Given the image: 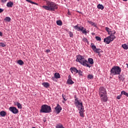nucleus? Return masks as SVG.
<instances>
[{
    "label": "nucleus",
    "instance_id": "28",
    "mask_svg": "<svg viewBox=\"0 0 128 128\" xmlns=\"http://www.w3.org/2000/svg\"><path fill=\"white\" fill-rule=\"evenodd\" d=\"M122 48H123L124 50H128V45H126V44H122Z\"/></svg>",
    "mask_w": 128,
    "mask_h": 128
},
{
    "label": "nucleus",
    "instance_id": "37",
    "mask_svg": "<svg viewBox=\"0 0 128 128\" xmlns=\"http://www.w3.org/2000/svg\"><path fill=\"white\" fill-rule=\"evenodd\" d=\"M82 40L84 42H88V39L86 38H83Z\"/></svg>",
    "mask_w": 128,
    "mask_h": 128
},
{
    "label": "nucleus",
    "instance_id": "25",
    "mask_svg": "<svg viewBox=\"0 0 128 128\" xmlns=\"http://www.w3.org/2000/svg\"><path fill=\"white\" fill-rule=\"evenodd\" d=\"M54 76L56 78H60V75L59 73H55Z\"/></svg>",
    "mask_w": 128,
    "mask_h": 128
},
{
    "label": "nucleus",
    "instance_id": "29",
    "mask_svg": "<svg viewBox=\"0 0 128 128\" xmlns=\"http://www.w3.org/2000/svg\"><path fill=\"white\" fill-rule=\"evenodd\" d=\"M88 78L89 80H92V78H94V75H92V74H89L88 76Z\"/></svg>",
    "mask_w": 128,
    "mask_h": 128
},
{
    "label": "nucleus",
    "instance_id": "14",
    "mask_svg": "<svg viewBox=\"0 0 128 128\" xmlns=\"http://www.w3.org/2000/svg\"><path fill=\"white\" fill-rule=\"evenodd\" d=\"M80 110L79 114H80V116L84 118V108H81V109H78Z\"/></svg>",
    "mask_w": 128,
    "mask_h": 128
},
{
    "label": "nucleus",
    "instance_id": "5",
    "mask_svg": "<svg viewBox=\"0 0 128 128\" xmlns=\"http://www.w3.org/2000/svg\"><path fill=\"white\" fill-rule=\"evenodd\" d=\"M40 112H43L44 114H49V112H52V108L46 104L42 105Z\"/></svg>",
    "mask_w": 128,
    "mask_h": 128
},
{
    "label": "nucleus",
    "instance_id": "32",
    "mask_svg": "<svg viewBox=\"0 0 128 128\" xmlns=\"http://www.w3.org/2000/svg\"><path fill=\"white\" fill-rule=\"evenodd\" d=\"M5 20L6 22H10V17H6L4 19Z\"/></svg>",
    "mask_w": 128,
    "mask_h": 128
},
{
    "label": "nucleus",
    "instance_id": "48",
    "mask_svg": "<svg viewBox=\"0 0 128 128\" xmlns=\"http://www.w3.org/2000/svg\"><path fill=\"white\" fill-rule=\"evenodd\" d=\"M78 12H80L78 11Z\"/></svg>",
    "mask_w": 128,
    "mask_h": 128
},
{
    "label": "nucleus",
    "instance_id": "31",
    "mask_svg": "<svg viewBox=\"0 0 128 128\" xmlns=\"http://www.w3.org/2000/svg\"><path fill=\"white\" fill-rule=\"evenodd\" d=\"M96 40H98V42H100V40H102V38H101L100 37V36H96Z\"/></svg>",
    "mask_w": 128,
    "mask_h": 128
},
{
    "label": "nucleus",
    "instance_id": "6",
    "mask_svg": "<svg viewBox=\"0 0 128 128\" xmlns=\"http://www.w3.org/2000/svg\"><path fill=\"white\" fill-rule=\"evenodd\" d=\"M74 104L78 110L84 108V106H82V102L79 100L78 98L75 97V102Z\"/></svg>",
    "mask_w": 128,
    "mask_h": 128
},
{
    "label": "nucleus",
    "instance_id": "44",
    "mask_svg": "<svg viewBox=\"0 0 128 128\" xmlns=\"http://www.w3.org/2000/svg\"><path fill=\"white\" fill-rule=\"evenodd\" d=\"M6 0H2V2H6Z\"/></svg>",
    "mask_w": 128,
    "mask_h": 128
},
{
    "label": "nucleus",
    "instance_id": "12",
    "mask_svg": "<svg viewBox=\"0 0 128 128\" xmlns=\"http://www.w3.org/2000/svg\"><path fill=\"white\" fill-rule=\"evenodd\" d=\"M68 84H74V82L72 81V76L70 75H69L68 76V80H67Z\"/></svg>",
    "mask_w": 128,
    "mask_h": 128
},
{
    "label": "nucleus",
    "instance_id": "19",
    "mask_svg": "<svg viewBox=\"0 0 128 128\" xmlns=\"http://www.w3.org/2000/svg\"><path fill=\"white\" fill-rule=\"evenodd\" d=\"M97 7H98V8L99 10H104V6L100 4H98Z\"/></svg>",
    "mask_w": 128,
    "mask_h": 128
},
{
    "label": "nucleus",
    "instance_id": "8",
    "mask_svg": "<svg viewBox=\"0 0 128 128\" xmlns=\"http://www.w3.org/2000/svg\"><path fill=\"white\" fill-rule=\"evenodd\" d=\"M91 48L92 50L94 52H96V54H100V52H104L100 48H97L96 46H94V44L92 43L91 44Z\"/></svg>",
    "mask_w": 128,
    "mask_h": 128
},
{
    "label": "nucleus",
    "instance_id": "15",
    "mask_svg": "<svg viewBox=\"0 0 128 128\" xmlns=\"http://www.w3.org/2000/svg\"><path fill=\"white\" fill-rule=\"evenodd\" d=\"M14 104V106H17L18 108L22 109V104L20 102H15Z\"/></svg>",
    "mask_w": 128,
    "mask_h": 128
},
{
    "label": "nucleus",
    "instance_id": "2",
    "mask_svg": "<svg viewBox=\"0 0 128 128\" xmlns=\"http://www.w3.org/2000/svg\"><path fill=\"white\" fill-rule=\"evenodd\" d=\"M76 62H78L84 66H87V68H90L88 62L84 58V56L82 55H78L76 56Z\"/></svg>",
    "mask_w": 128,
    "mask_h": 128
},
{
    "label": "nucleus",
    "instance_id": "41",
    "mask_svg": "<svg viewBox=\"0 0 128 128\" xmlns=\"http://www.w3.org/2000/svg\"><path fill=\"white\" fill-rule=\"evenodd\" d=\"M50 52V50H46V52Z\"/></svg>",
    "mask_w": 128,
    "mask_h": 128
},
{
    "label": "nucleus",
    "instance_id": "9",
    "mask_svg": "<svg viewBox=\"0 0 128 128\" xmlns=\"http://www.w3.org/2000/svg\"><path fill=\"white\" fill-rule=\"evenodd\" d=\"M99 94L100 96H106V90L104 87H100L99 89Z\"/></svg>",
    "mask_w": 128,
    "mask_h": 128
},
{
    "label": "nucleus",
    "instance_id": "21",
    "mask_svg": "<svg viewBox=\"0 0 128 128\" xmlns=\"http://www.w3.org/2000/svg\"><path fill=\"white\" fill-rule=\"evenodd\" d=\"M118 78L120 80H124V76L120 75V74H118Z\"/></svg>",
    "mask_w": 128,
    "mask_h": 128
},
{
    "label": "nucleus",
    "instance_id": "16",
    "mask_svg": "<svg viewBox=\"0 0 128 128\" xmlns=\"http://www.w3.org/2000/svg\"><path fill=\"white\" fill-rule=\"evenodd\" d=\"M6 6L8 8H12V6H14V2H10L7 3Z\"/></svg>",
    "mask_w": 128,
    "mask_h": 128
},
{
    "label": "nucleus",
    "instance_id": "4",
    "mask_svg": "<svg viewBox=\"0 0 128 128\" xmlns=\"http://www.w3.org/2000/svg\"><path fill=\"white\" fill-rule=\"evenodd\" d=\"M116 34V31H112V33L110 35L106 37L104 39V42L107 44H109L110 43V42H112L114 39H116V36H114V34Z\"/></svg>",
    "mask_w": 128,
    "mask_h": 128
},
{
    "label": "nucleus",
    "instance_id": "46",
    "mask_svg": "<svg viewBox=\"0 0 128 128\" xmlns=\"http://www.w3.org/2000/svg\"><path fill=\"white\" fill-rule=\"evenodd\" d=\"M124 2H126L128 0H122Z\"/></svg>",
    "mask_w": 128,
    "mask_h": 128
},
{
    "label": "nucleus",
    "instance_id": "1",
    "mask_svg": "<svg viewBox=\"0 0 128 128\" xmlns=\"http://www.w3.org/2000/svg\"><path fill=\"white\" fill-rule=\"evenodd\" d=\"M46 6H43L42 8L46 10L54 11L55 10H58V6L54 2L46 1Z\"/></svg>",
    "mask_w": 128,
    "mask_h": 128
},
{
    "label": "nucleus",
    "instance_id": "42",
    "mask_svg": "<svg viewBox=\"0 0 128 128\" xmlns=\"http://www.w3.org/2000/svg\"><path fill=\"white\" fill-rule=\"evenodd\" d=\"M0 36H2V32H0Z\"/></svg>",
    "mask_w": 128,
    "mask_h": 128
},
{
    "label": "nucleus",
    "instance_id": "38",
    "mask_svg": "<svg viewBox=\"0 0 128 128\" xmlns=\"http://www.w3.org/2000/svg\"><path fill=\"white\" fill-rule=\"evenodd\" d=\"M62 98H64V100H68V98H66V97L63 96Z\"/></svg>",
    "mask_w": 128,
    "mask_h": 128
},
{
    "label": "nucleus",
    "instance_id": "7",
    "mask_svg": "<svg viewBox=\"0 0 128 128\" xmlns=\"http://www.w3.org/2000/svg\"><path fill=\"white\" fill-rule=\"evenodd\" d=\"M74 28L76 30H78V32H82V34H86V29L84 28L82 26H80L78 24L74 26Z\"/></svg>",
    "mask_w": 128,
    "mask_h": 128
},
{
    "label": "nucleus",
    "instance_id": "34",
    "mask_svg": "<svg viewBox=\"0 0 128 128\" xmlns=\"http://www.w3.org/2000/svg\"><path fill=\"white\" fill-rule=\"evenodd\" d=\"M0 46H2V48H4V46H6V44H4L2 42H0Z\"/></svg>",
    "mask_w": 128,
    "mask_h": 128
},
{
    "label": "nucleus",
    "instance_id": "27",
    "mask_svg": "<svg viewBox=\"0 0 128 128\" xmlns=\"http://www.w3.org/2000/svg\"><path fill=\"white\" fill-rule=\"evenodd\" d=\"M56 24L58 26H62V20H59L56 21Z\"/></svg>",
    "mask_w": 128,
    "mask_h": 128
},
{
    "label": "nucleus",
    "instance_id": "36",
    "mask_svg": "<svg viewBox=\"0 0 128 128\" xmlns=\"http://www.w3.org/2000/svg\"><path fill=\"white\" fill-rule=\"evenodd\" d=\"M110 30L108 27L106 28V32H108V34H110Z\"/></svg>",
    "mask_w": 128,
    "mask_h": 128
},
{
    "label": "nucleus",
    "instance_id": "11",
    "mask_svg": "<svg viewBox=\"0 0 128 128\" xmlns=\"http://www.w3.org/2000/svg\"><path fill=\"white\" fill-rule=\"evenodd\" d=\"M62 108L58 104H57L55 108V110L56 114H60L62 112Z\"/></svg>",
    "mask_w": 128,
    "mask_h": 128
},
{
    "label": "nucleus",
    "instance_id": "39",
    "mask_svg": "<svg viewBox=\"0 0 128 128\" xmlns=\"http://www.w3.org/2000/svg\"><path fill=\"white\" fill-rule=\"evenodd\" d=\"M68 16H71L72 15V14L70 12V10H68Z\"/></svg>",
    "mask_w": 128,
    "mask_h": 128
},
{
    "label": "nucleus",
    "instance_id": "47",
    "mask_svg": "<svg viewBox=\"0 0 128 128\" xmlns=\"http://www.w3.org/2000/svg\"><path fill=\"white\" fill-rule=\"evenodd\" d=\"M62 102H64H64L63 101Z\"/></svg>",
    "mask_w": 128,
    "mask_h": 128
},
{
    "label": "nucleus",
    "instance_id": "22",
    "mask_svg": "<svg viewBox=\"0 0 128 128\" xmlns=\"http://www.w3.org/2000/svg\"><path fill=\"white\" fill-rule=\"evenodd\" d=\"M88 62L90 64H94V59L92 58H89L88 59Z\"/></svg>",
    "mask_w": 128,
    "mask_h": 128
},
{
    "label": "nucleus",
    "instance_id": "45",
    "mask_svg": "<svg viewBox=\"0 0 128 128\" xmlns=\"http://www.w3.org/2000/svg\"><path fill=\"white\" fill-rule=\"evenodd\" d=\"M44 122H46V119L44 120Z\"/></svg>",
    "mask_w": 128,
    "mask_h": 128
},
{
    "label": "nucleus",
    "instance_id": "20",
    "mask_svg": "<svg viewBox=\"0 0 128 128\" xmlns=\"http://www.w3.org/2000/svg\"><path fill=\"white\" fill-rule=\"evenodd\" d=\"M0 116H6V112L4 111H2L0 112Z\"/></svg>",
    "mask_w": 128,
    "mask_h": 128
},
{
    "label": "nucleus",
    "instance_id": "23",
    "mask_svg": "<svg viewBox=\"0 0 128 128\" xmlns=\"http://www.w3.org/2000/svg\"><path fill=\"white\" fill-rule=\"evenodd\" d=\"M26 2H30V4H36V6H38V4L37 3L34 2L30 0H26Z\"/></svg>",
    "mask_w": 128,
    "mask_h": 128
},
{
    "label": "nucleus",
    "instance_id": "26",
    "mask_svg": "<svg viewBox=\"0 0 128 128\" xmlns=\"http://www.w3.org/2000/svg\"><path fill=\"white\" fill-rule=\"evenodd\" d=\"M17 64H20V66H22L24 62L22 60H18L17 62Z\"/></svg>",
    "mask_w": 128,
    "mask_h": 128
},
{
    "label": "nucleus",
    "instance_id": "18",
    "mask_svg": "<svg viewBox=\"0 0 128 128\" xmlns=\"http://www.w3.org/2000/svg\"><path fill=\"white\" fill-rule=\"evenodd\" d=\"M42 86H44V88H48V86H50V84H48V82H44L42 84Z\"/></svg>",
    "mask_w": 128,
    "mask_h": 128
},
{
    "label": "nucleus",
    "instance_id": "17",
    "mask_svg": "<svg viewBox=\"0 0 128 128\" xmlns=\"http://www.w3.org/2000/svg\"><path fill=\"white\" fill-rule=\"evenodd\" d=\"M101 100L102 102H108V97L106 96H101Z\"/></svg>",
    "mask_w": 128,
    "mask_h": 128
},
{
    "label": "nucleus",
    "instance_id": "40",
    "mask_svg": "<svg viewBox=\"0 0 128 128\" xmlns=\"http://www.w3.org/2000/svg\"><path fill=\"white\" fill-rule=\"evenodd\" d=\"M2 12H4V9H2L0 8V13Z\"/></svg>",
    "mask_w": 128,
    "mask_h": 128
},
{
    "label": "nucleus",
    "instance_id": "10",
    "mask_svg": "<svg viewBox=\"0 0 128 128\" xmlns=\"http://www.w3.org/2000/svg\"><path fill=\"white\" fill-rule=\"evenodd\" d=\"M9 110L11 112H12V114H18V110L16 107L11 106L9 108Z\"/></svg>",
    "mask_w": 128,
    "mask_h": 128
},
{
    "label": "nucleus",
    "instance_id": "13",
    "mask_svg": "<svg viewBox=\"0 0 128 128\" xmlns=\"http://www.w3.org/2000/svg\"><path fill=\"white\" fill-rule=\"evenodd\" d=\"M70 70L71 71L72 74H78V69H76V68H74V67H72L70 68Z\"/></svg>",
    "mask_w": 128,
    "mask_h": 128
},
{
    "label": "nucleus",
    "instance_id": "3",
    "mask_svg": "<svg viewBox=\"0 0 128 128\" xmlns=\"http://www.w3.org/2000/svg\"><path fill=\"white\" fill-rule=\"evenodd\" d=\"M110 76H118L122 72V68L118 66H114L110 70Z\"/></svg>",
    "mask_w": 128,
    "mask_h": 128
},
{
    "label": "nucleus",
    "instance_id": "24",
    "mask_svg": "<svg viewBox=\"0 0 128 128\" xmlns=\"http://www.w3.org/2000/svg\"><path fill=\"white\" fill-rule=\"evenodd\" d=\"M124 94V96H128V92H126L125 91H122L121 92L120 96Z\"/></svg>",
    "mask_w": 128,
    "mask_h": 128
},
{
    "label": "nucleus",
    "instance_id": "33",
    "mask_svg": "<svg viewBox=\"0 0 128 128\" xmlns=\"http://www.w3.org/2000/svg\"><path fill=\"white\" fill-rule=\"evenodd\" d=\"M78 74L79 76H82V72L80 70H78Z\"/></svg>",
    "mask_w": 128,
    "mask_h": 128
},
{
    "label": "nucleus",
    "instance_id": "30",
    "mask_svg": "<svg viewBox=\"0 0 128 128\" xmlns=\"http://www.w3.org/2000/svg\"><path fill=\"white\" fill-rule=\"evenodd\" d=\"M68 34L70 36V38H74V33L72 32H69Z\"/></svg>",
    "mask_w": 128,
    "mask_h": 128
},
{
    "label": "nucleus",
    "instance_id": "43",
    "mask_svg": "<svg viewBox=\"0 0 128 128\" xmlns=\"http://www.w3.org/2000/svg\"><path fill=\"white\" fill-rule=\"evenodd\" d=\"M117 100H120V96H117Z\"/></svg>",
    "mask_w": 128,
    "mask_h": 128
},
{
    "label": "nucleus",
    "instance_id": "35",
    "mask_svg": "<svg viewBox=\"0 0 128 128\" xmlns=\"http://www.w3.org/2000/svg\"><path fill=\"white\" fill-rule=\"evenodd\" d=\"M88 24H92V26H94V23L92 21H88Z\"/></svg>",
    "mask_w": 128,
    "mask_h": 128
}]
</instances>
